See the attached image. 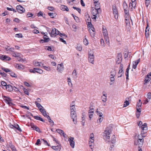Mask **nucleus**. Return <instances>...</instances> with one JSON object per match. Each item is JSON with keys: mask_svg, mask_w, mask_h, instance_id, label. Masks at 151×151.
I'll list each match as a JSON object with an SVG mask.
<instances>
[{"mask_svg": "<svg viewBox=\"0 0 151 151\" xmlns=\"http://www.w3.org/2000/svg\"><path fill=\"white\" fill-rule=\"evenodd\" d=\"M1 59L2 60H9L11 58L6 55H2L1 57Z\"/></svg>", "mask_w": 151, "mask_h": 151, "instance_id": "22", "label": "nucleus"}, {"mask_svg": "<svg viewBox=\"0 0 151 151\" xmlns=\"http://www.w3.org/2000/svg\"><path fill=\"white\" fill-rule=\"evenodd\" d=\"M2 69L4 70V71L5 72H10L11 71V70H10L9 69L7 68H2Z\"/></svg>", "mask_w": 151, "mask_h": 151, "instance_id": "52", "label": "nucleus"}, {"mask_svg": "<svg viewBox=\"0 0 151 151\" xmlns=\"http://www.w3.org/2000/svg\"><path fill=\"white\" fill-rule=\"evenodd\" d=\"M129 104V102L128 101L126 100L124 102V107H125L128 106Z\"/></svg>", "mask_w": 151, "mask_h": 151, "instance_id": "44", "label": "nucleus"}, {"mask_svg": "<svg viewBox=\"0 0 151 151\" xmlns=\"http://www.w3.org/2000/svg\"><path fill=\"white\" fill-rule=\"evenodd\" d=\"M22 89L23 90L24 93H25L26 94H27V95H29V93L28 90L27 89H25L23 87V86H22Z\"/></svg>", "mask_w": 151, "mask_h": 151, "instance_id": "41", "label": "nucleus"}, {"mask_svg": "<svg viewBox=\"0 0 151 151\" xmlns=\"http://www.w3.org/2000/svg\"><path fill=\"white\" fill-rule=\"evenodd\" d=\"M151 79V72L149 74H148L145 78V80H144L145 83H144L145 85H146V84L150 81Z\"/></svg>", "mask_w": 151, "mask_h": 151, "instance_id": "7", "label": "nucleus"}, {"mask_svg": "<svg viewBox=\"0 0 151 151\" xmlns=\"http://www.w3.org/2000/svg\"><path fill=\"white\" fill-rule=\"evenodd\" d=\"M102 31L103 35H108L107 31L106 29L105 28V29H103L102 30Z\"/></svg>", "mask_w": 151, "mask_h": 151, "instance_id": "48", "label": "nucleus"}, {"mask_svg": "<svg viewBox=\"0 0 151 151\" xmlns=\"http://www.w3.org/2000/svg\"><path fill=\"white\" fill-rule=\"evenodd\" d=\"M122 54L120 53H118L117 56V60L116 61V63L118 64H120L122 62Z\"/></svg>", "mask_w": 151, "mask_h": 151, "instance_id": "9", "label": "nucleus"}, {"mask_svg": "<svg viewBox=\"0 0 151 151\" xmlns=\"http://www.w3.org/2000/svg\"><path fill=\"white\" fill-rule=\"evenodd\" d=\"M0 74L3 77H5L6 74L1 70H0Z\"/></svg>", "mask_w": 151, "mask_h": 151, "instance_id": "56", "label": "nucleus"}, {"mask_svg": "<svg viewBox=\"0 0 151 151\" xmlns=\"http://www.w3.org/2000/svg\"><path fill=\"white\" fill-rule=\"evenodd\" d=\"M136 6V2H134L133 3H130L129 4V7L131 6V9H132L133 7L135 8Z\"/></svg>", "mask_w": 151, "mask_h": 151, "instance_id": "32", "label": "nucleus"}, {"mask_svg": "<svg viewBox=\"0 0 151 151\" xmlns=\"http://www.w3.org/2000/svg\"><path fill=\"white\" fill-rule=\"evenodd\" d=\"M56 131L61 135H62L64 133L63 130L60 129H56Z\"/></svg>", "mask_w": 151, "mask_h": 151, "instance_id": "39", "label": "nucleus"}, {"mask_svg": "<svg viewBox=\"0 0 151 151\" xmlns=\"http://www.w3.org/2000/svg\"><path fill=\"white\" fill-rule=\"evenodd\" d=\"M9 127L12 128H15L17 129L20 132L22 131L21 129L19 128V126L17 124H14V125H12L11 124H9Z\"/></svg>", "mask_w": 151, "mask_h": 151, "instance_id": "17", "label": "nucleus"}, {"mask_svg": "<svg viewBox=\"0 0 151 151\" xmlns=\"http://www.w3.org/2000/svg\"><path fill=\"white\" fill-rule=\"evenodd\" d=\"M110 132L111 131L108 128H106V129L104 131V136L105 137V138H104V139L106 140H107V139H109L110 138L109 135L110 134Z\"/></svg>", "mask_w": 151, "mask_h": 151, "instance_id": "2", "label": "nucleus"}, {"mask_svg": "<svg viewBox=\"0 0 151 151\" xmlns=\"http://www.w3.org/2000/svg\"><path fill=\"white\" fill-rule=\"evenodd\" d=\"M138 125L142 130L141 134L142 137H145L146 136L145 133L147 132V123H145L143 124L142 122L141 121H140L138 123Z\"/></svg>", "mask_w": 151, "mask_h": 151, "instance_id": "1", "label": "nucleus"}, {"mask_svg": "<svg viewBox=\"0 0 151 151\" xmlns=\"http://www.w3.org/2000/svg\"><path fill=\"white\" fill-rule=\"evenodd\" d=\"M44 40L41 39L40 41V42L41 43L47 42V38L45 37H43Z\"/></svg>", "mask_w": 151, "mask_h": 151, "instance_id": "40", "label": "nucleus"}, {"mask_svg": "<svg viewBox=\"0 0 151 151\" xmlns=\"http://www.w3.org/2000/svg\"><path fill=\"white\" fill-rule=\"evenodd\" d=\"M35 72L38 73L40 74H42L43 72V70L41 69L36 68H35Z\"/></svg>", "mask_w": 151, "mask_h": 151, "instance_id": "34", "label": "nucleus"}, {"mask_svg": "<svg viewBox=\"0 0 151 151\" xmlns=\"http://www.w3.org/2000/svg\"><path fill=\"white\" fill-rule=\"evenodd\" d=\"M60 32L57 30L56 29H52L51 33H49L51 37H55L57 35L59 34Z\"/></svg>", "mask_w": 151, "mask_h": 151, "instance_id": "5", "label": "nucleus"}, {"mask_svg": "<svg viewBox=\"0 0 151 151\" xmlns=\"http://www.w3.org/2000/svg\"><path fill=\"white\" fill-rule=\"evenodd\" d=\"M1 84L2 86H4L5 88L7 86L6 82L4 81H2L1 82Z\"/></svg>", "mask_w": 151, "mask_h": 151, "instance_id": "51", "label": "nucleus"}, {"mask_svg": "<svg viewBox=\"0 0 151 151\" xmlns=\"http://www.w3.org/2000/svg\"><path fill=\"white\" fill-rule=\"evenodd\" d=\"M3 98L5 99V102L10 106H12L13 104L12 103V100L9 97L4 96Z\"/></svg>", "mask_w": 151, "mask_h": 151, "instance_id": "4", "label": "nucleus"}, {"mask_svg": "<svg viewBox=\"0 0 151 151\" xmlns=\"http://www.w3.org/2000/svg\"><path fill=\"white\" fill-rule=\"evenodd\" d=\"M72 75L73 77L74 78H76L77 77V72L75 69L73 70Z\"/></svg>", "mask_w": 151, "mask_h": 151, "instance_id": "31", "label": "nucleus"}, {"mask_svg": "<svg viewBox=\"0 0 151 151\" xmlns=\"http://www.w3.org/2000/svg\"><path fill=\"white\" fill-rule=\"evenodd\" d=\"M123 65L122 64L120 63L119 66V71L118 73L120 74V76H118V77H121L122 76V75L124 73V71L123 69Z\"/></svg>", "mask_w": 151, "mask_h": 151, "instance_id": "11", "label": "nucleus"}, {"mask_svg": "<svg viewBox=\"0 0 151 151\" xmlns=\"http://www.w3.org/2000/svg\"><path fill=\"white\" fill-rule=\"evenodd\" d=\"M40 111L44 116H47V114L46 112L45 111V110L44 109V108L43 107L40 109Z\"/></svg>", "mask_w": 151, "mask_h": 151, "instance_id": "24", "label": "nucleus"}, {"mask_svg": "<svg viewBox=\"0 0 151 151\" xmlns=\"http://www.w3.org/2000/svg\"><path fill=\"white\" fill-rule=\"evenodd\" d=\"M129 53V52H127V50L124 51V56L125 58L128 57Z\"/></svg>", "mask_w": 151, "mask_h": 151, "instance_id": "46", "label": "nucleus"}, {"mask_svg": "<svg viewBox=\"0 0 151 151\" xmlns=\"http://www.w3.org/2000/svg\"><path fill=\"white\" fill-rule=\"evenodd\" d=\"M41 142L44 145H47V142L46 140H45L44 139H41Z\"/></svg>", "mask_w": 151, "mask_h": 151, "instance_id": "54", "label": "nucleus"}, {"mask_svg": "<svg viewBox=\"0 0 151 151\" xmlns=\"http://www.w3.org/2000/svg\"><path fill=\"white\" fill-rule=\"evenodd\" d=\"M31 127L34 130H36V131L40 132V129L37 126L34 125L33 124H30Z\"/></svg>", "mask_w": 151, "mask_h": 151, "instance_id": "19", "label": "nucleus"}, {"mask_svg": "<svg viewBox=\"0 0 151 151\" xmlns=\"http://www.w3.org/2000/svg\"><path fill=\"white\" fill-rule=\"evenodd\" d=\"M96 112L97 113L98 115H99V117H102L103 116V114L101 112L98 111V109L96 111Z\"/></svg>", "mask_w": 151, "mask_h": 151, "instance_id": "35", "label": "nucleus"}, {"mask_svg": "<svg viewBox=\"0 0 151 151\" xmlns=\"http://www.w3.org/2000/svg\"><path fill=\"white\" fill-rule=\"evenodd\" d=\"M33 65L36 66H42L46 70H47V67L45 66L43 64L37 61H34L33 63Z\"/></svg>", "mask_w": 151, "mask_h": 151, "instance_id": "6", "label": "nucleus"}, {"mask_svg": "<svg viewBox=\"0 0 151 151\" xmlns=\"http://www.w3.org/2000/svg\"><path fill=\"white\" fill-rule=\"evenodd\" d=\"M111 76H115L116 74L115 70L112 71L110 72Z\"/></svg>", "mask_w": 151, "mask_h": 151, "instance_id": "47", "label": "nucleus"}, {"mask_svg": "<svg viewBox=\"0 0 151 151\" xmlns=\"http://www.w3.org/2000/svg\"><path fill=\"white\" fill-rule=\"evenodd\" d=\"M139 135L138 137V139H137V140H138V141H139V143H142V144L143 142L144 141V139L143 138L142 139H140L139 138Z\"/></svg>", "mask_w": 151, "mask_h": 151, "instance_id": "45", "label": "nucleus"}, {"mask_svg": "<svg viewBox=\"0 0 151 151\" xmlns=\"http://www.w3.org/2000/svg\"><path fill=\"white\" fill-rule=\"evenodd\" d=\"M11 76L13 77L16 78L17 76L16 75L14 72H12L10 73Z\"/></svg>", "mask_w": 151, "mask_h": 151, "instance_id": "55", "label": "nucleus"}, {"mask_svg": "<svg viewBox=\"0 0 151 151\" xmlns=\"http://www.w3.org/2000/svg\"><path fill=\"white\" fill-rule=\"evenodd\" d=\"M48 14L52 18H54L56 16V14L54 12L52 13L48 12Z\"/></svg>", "mask_w": 151, "mask_h": 151, "instance_id": "26", "label": "nucleus"}, {"mask_svg": "<svg viewBox=\"0 0 151 151\" xmlns=\"http://www.w3.org/2000/svg\"><path fill=\"white\" fill-rule=\"evenodd\" d=\"M18 12L20 13H22L25 11L24 9L20 5L17 6L16 7Z\"/></svg>", "mask_w": 151, "mask_h": 151, "instance_id": "12", "label": "nucleus"}, {"mask_svg": "<svg viewBox=\"0 0 151 151\" xmlns=\"http://www.w3.org/2000/svg\"><path fill=\"white\" fill-rule=\"evenodd\" d=\"M124 12L125 14L126 15L128 16L129 15V11H128V9H124Z\"/></svg>", "mask_w": 151, "mask_h": 151, "instance_id": "59", "label": "nucleus"}, {"mask_svg": "<svg viewBox=\"0 0 151 151\" xmlns=\"http://www.w3.org/2000/svg\"><path fill=\"white\" fill-rule=\"evenodd\" d=\"M60 9L63 11H68L69 10V9L68 7L65 5H61L60 7Z\"/></svg>", "mask_w": 151, "mask_h": 151, "instance_id": "25", "label": "nucleus"}, {"mask_svg": "<svg viewBox=\"0 0 151 151\" xmlns=\"http://www.w3.org/2000/svg\"><path fill=\"white\" fill-rule=\"evenodd\" d=\"M6 50L7 51H11L12 52V55L13 56L16 57H18V54L17 53L13 51V50H14V48H6Z\"/></svg>", "mask_w": 151, "mask_h": 151, "instance_id": "8", "label": "nucleus"}, {"mask_svg": "<svg viewBox=\"0 0 151 151\" xmlns=\"http://www.w3.org/2000/svg\"><path fill=\"white\" fill-rule=\"evenodd\" d=\"M101 11L100 10H99L95 9H93L91 11V13L93 15H96V16H99V13Z\"/></svg>", "mask_w": 151, "mask_h": 151, "instance_id": "15", "label": "nucleus"}, {"mask_svg": "<svg viewBox=\"0 0 151 151\" xmlns=\"http://www.w3.org/2000/svg\"><path fill=\"white\" fill-rule=\"evenodd\" d=\"M134 144L135 145H137L139 144H141L140 143H139L138 140H135L134 141Z\"/></svg>", "mask_w": 151, "mask_h": 151, "instance_id": "62", "label": "nucleus"}, {"mask_svg": "<svg viewBox=\"0 0 151 151\" xmlns=\"http://www.w3.org/2000/svg\"><path fill=\"white\" fill-rule=\"evenodd\" d=\"M87 25L88 27L89 28H91V27H92V25L91 22H88Z\"/></svg>", "mask_w": 151, "mask_h": 151, "instance_id": "60", "label": "nucleus"}, {"mask_svg": "<svg viewBox=\"0 0 151 151\" xmlns=\"http://www.w3.org/2000/svg\"><path fill=\"white\" fill-rule=\"evenodd\" d=\"M61 148V146L60 144H59L57 146H52V148L56 151H60Z\"/></svg>", "mask_w": 151, "mask_h": 151, "instance_id": "16", "label": "nucleus"}, {"mask_svg": "<svg viewBox=\"0 0 151 151\" xmlns=\"http://www.w3.org/2000/svg\"><path fill=\"white\" fill-rule=\"evenodd\" d=\"M99 3L98 4H94L95 5V8L94 9H98L99 10H101L100 9V6L99 5Z\"/></svg>", "mask_w": 151, "mask_h": 151, "instance_id": "36", "label": "nucleus"}, {"mask_svg": "<svg viewBox=\"0 0 151 151\" xmlns=\"http://www.w3.org/2000/svg\"><path fill=\"white\" fill-rule=\"evenodd\" d=\"M140 61V59H138L134 62L133 64L132 68L134 69H135L137 68V65Z\"/></svg>", "mask_w": 151, "mask_h": 151, "instance_id": "20", "label": "nucleus"}, {"mask_svg": "<svg viewBox=\"0 0 151 151\" xmlns=\"http://www.w3.org/2000/svg\"><path fill=\"white\" fill-rule=\"evenodd\" d=\"M15 37H22V35L21 34H16L15 35Z\"/></svg>", "mask_w": 151, "mask_h": 151, "instance_id": "61", "label": "nucleus"}, {"mask_svg": "<svg viewBox=\"0 0 151 151\" xmlns=\"http://www.w3.org/2000/svg\"><path fill=\"white\" fill-rule=\"evenodd\" d=\"M33 117L35 118V119L37 120H40L41 121L44 122V120L42 118L39 116H33Z\"/></svg>", "mask_w": 151, "mask_h": 151, "instance_id": "33", "label": "nucleus"}, {"mask_svg": "<svg viewBox=\"0 0 151 151\" xmlns=\"http://www.w3.org/2000/svg\"><path fill=\"white\" fill-rule=\"evenodd\" d=\"M16 67L19 70H22L23 68V66L21 65L17 64L16 65Z\"/></svg>", "mask_w": 151, "mask_h": 151, "instance_id": "29", "label": "nucleus"}, {"mask_svg": "<svg viewBox=\"0 0 151 151\" xmlns=\"http://www.w3.org/2000/svg\"><path fill=\"white\" fill-rule=\"evenodd\" d=\"M48 120L50 123V126H52L54 125V122L51 120V118L48 115Z\"/></svg>", "mask_w": 151, "mask_h": 151, "instance_id": "27", "label": "nucleus"}, {"mask_svg": "<svg viewBox=\"0 0 151 151\" xmlns=\"http://www.w3.org/2000/svg\"><path fill=\"white\" fill-rule=\"evenodd\" d=\"M123 8L124 9H128L127 5L125 2H124L123 4Z\"/></svg>", "mask_w": 151, "mask_h": 151, "instance_id": "37", "label": "nucleus"}, {"mask_svg": "<svg viewBox=\"0 0 151 151\" xmlns=\"http://www.w3.org/2000/svg\"><path fill=\"white\" fill-rule=\"evenodd\" d=\"M94 52L93 50H91V49H89L88 52V56L90 55H93Z\"/></svg>", "mask_w": 151, "mask_h": 151, "instance_id": "30", "label": "nucleus"}, {"mask_svg": "<svg viewBox=\"0 0 151 151\" xmlns=\"http://www.w3.org/2000/svg\"><path fill=\"white\" fill-rule=\"evenodd\" d=\"M64 69V67L63 63L58 65L57 70L58 72L62 73Z\"/></svg>", "mask_w": 151, "mask_h": 151, "instance_id": "10", "label": "nucleus"}, {"mask_svg": "<svg viewBox=\"0 0 151 151\" xmlns=\"http://www.w3.org/2000/svg\"><path fill=\"white\" fill-rule=\"evenodd\" d=\"M11 148L12 151H17L16 149L14 146L12 145L11 146Z\"/></svg>", "mask_w": 151, "mask_h": 151, "instance_id": "64", "label": "nucleus"}, {"mask_svg": "<svg viewBox=\"0 0 151 151\" xmlns=\"http://www.w3.org/2000/svg\"><path fill=\"white\" fill-rule=\"evenodd\" d=\"M74 138L73 137H70L69 138L68 141L70 142V145L72 148H74L75 145V142L73 141Z\"/></svg>", "mask_w": 151, "mask_h": 151, "instance_id": "14", "label": "nucleus"}, {"mask_svg": "<svg viewBox=\"0 0 151 151\" xmlns=\"http://www.w3.org/2000/svg\"><path fill=\"white\" fill-rule=\"evenodd\" d=\"M113 11L114 15L115 18L116 19L118 18V12L117 11L116 7L115 6L113 7Z\"/></svg>", "mask_w": 151, "mask_h": 151, "instance_id": "13", "label": "nucleus"}, {"mask_svg": "<svg viewBox=\"0 0 151 151\" xmlns=\"http://www.w3.org/2000/svg\"><path fill=\"white\" fill-rule=\"evenodd\" d=\"M48 9L52 12L55 9V8L52 6H48Z\"/></svg>", "mask_w": 151, "mask_h": 151, "instance_id": "53", "label": "nucleus"}, {"mask_svg": "<svg viewBox=\"0 0 151 151\" xmlns=\"http://www.w3.org/2000/svg\"><path fill=\"white\" fill-rule=\"evenodd\" d=\"M5 88L7 90L10 92L13 91L14 89V87H13L12 86L10 85H7Z\"/></svg>", "mask_w": 151, "mask_h": 151, "instance_id": "21", "label": "nucleus"}, {"mask_svg": "<svg viewBox=\"0 0 151 151\" xmlns=\"http://www.w3.org/2000/svg\"><path fill=\"white\" fill-rule=\"evenodd\" d=\"M35 103L39 109V110H40V109L43 108L41 105L40 103H38L37 102L35 101Z\"/></svg>", "mask_w": 151, "mask_h": 151, "instance_id": "38", "label": "nucleus"}, {"mask_svg": "<svg viewBox=\"0 0 151 151\" xmlns=\"http://www.w3.org/2000/svg\"><path fill=\"white\" fill-rule=\"evenodd\" d=\"M89 31L90 33L91 36L92 37H93L94 36L95 31H93L92 29L91 28L89 29Z\"/></svg>", "mask_w": 151, "mask_h": 151, "instance_id": "28", "label": "nucleus"}, {"mask_svg": "<svg viewBox=\"0 0 151 151\" xmlns=\"http://www.w3.org/2000/svg\"><path fill=\"white\" fill-rule=\"evenodd\" d=\"M41 142V141H40V139H38L37 140V142L35 143V145H39Z\"/></svg>", "mask_w": 151, "mask_h": 151, "instance_id": "58", "label": "nucleus"}, {"mask_svg": "<svg viewBox=\"0 0 151 151\" xmlns=\"http://www.w3.org/2000/svg\"><path fill=\"white\" fill-rule=\"evenodd\" d=\"M111 142L112 144H114L115 142V137L114 135L112 137Z\"/></svg>", "mask_w": 151, "mask_h": 151, "instance_id": "42", "label": "nucleus"}, {"mask_svg": "<svg viewBox=\"0 0 151 151\" xmlns=\"http://www.w3.org/2000/svg\"><path fill=\"white\" fill-rule=\"evenodd\" d=\"M104 36V38L105 40H106V43H109V37L108 36V35H103Z\"/></svg>", "mask_w": 151, "mask_h": 151, "instance_id": "43", "label": "nucleus"}, {"mask_svg": "<svg viewBox=\"0 0 151 151\" xmlns=\"http://www.w3.org/2000/svg\"><path fill=\"white\" fill-rule=\"evenodd\" d=\"M150 2V0H145V4L147 7L149 5Z\"/></svg>", "mask_w": 151, "mask_h": 151, "instance_id": "49", "label": "nucleus"}, {"mask_svg": "<svg viewBox=\"0 0 151 151\" xmlns=\"http://www.w3.org/2000/svg\"><path fill=\"white\" fill-rule=\"evenodd\" d=\"M94 55H90L88 57V60L89 62L92 64L94 63Z\"/></svg>", "mask_w": 151, "mask_h": 151, "instance_id": "18", "label": "nucleus"}, {"mask_svg": "<svg viewBox=\"0 0 151 151\" xmlns=\"http://www.w3.org/2000/svg\"><path fill=\"white\" fill-rule=\"evenodd\" d=\"M73 9H74L76 10L80 14L81 12V9L79 8H77L75 7H73Z\"/></svg>", "mask_w": 151, "mask_h": 151, "instance_id": "57", "label": "nucleus"}, {"mask_svg": "<svg viewBox=\"0 0 151 151\" xmlns=\"http://www.w3.org/2000/svg\"><path fill=\"white\" fill-rule=\"evenodd\" d=\"M70 116L75 124L77 123V115L76 111H70Z\"/></svg>", "mask_w": 151, "mask_h": 151, "instance_id": "3", "label": "nucleus"}, {"mask_svg": "<svg viewBox=\"0 0 151 151\" xmlns=\"http://www.w3.org/2000/svg\"><path fill=\"white\" fill-rule=\"evenodd\" d=\"M94 113V109L93 110H90L88 112L89 113V118L90 119V120H91L92 117H93V114Z\"/></svg>", "mask_w": 151, "mask_h": 151, "instance_id": "23", "label": "nucleus"}, {"mask_svg": "<svg viewBox=\"0 0 151 151\" xmlns=\"http://www.w3.org/2000/svg\"><path fill=\"white\" fill-rule=\"evenodd\" d=\"M142 103L140 100H139V102H138L136 106L137 107H141V106L142 105Z\"/></svg>", "mask_w": 151, "mask_h": 151, "instance_id": "50", "label": "nucleus"}, {"mask_svg": "<svg viewBox=\"0 0 151 151\" xmlns=\"http://www.w3.org/2000/svg\"><path fill=\"white\" fill-rule=\"evenodd\" d=\"M140 112H140V111H136V115L137 118H138L139 117L140 114Z\"/></svg>", "mask_w": 151, "mask_h": 151, "instance_id": "63", "label": "nucleus"}]
</instances>
